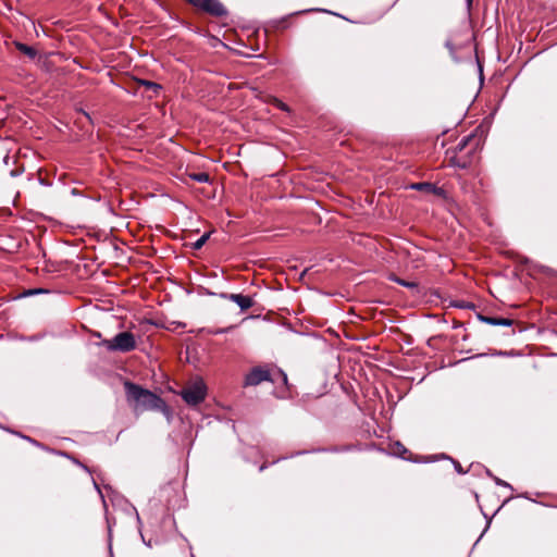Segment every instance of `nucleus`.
<instances>
[{
  "mask_svg": "<svg viewBox=\"0 0 557 557\" xmlns=\"http://www.w3.org/2000/svg\"><path fill=\"white\" fill-rule=\"evenodd\" d=\"M124 387L127 399L135 403L136 410L140 409L162 411L164 413L169 412L165 401L151 391L143 388L141 386L128 381L124 383Z\"/></svg>",
  "mask_w": 557,
  "mask_h": 557,
  "instance_id": "obj_1",
  "label": "nucleus"
},
{
  "mask_svg": "<svg viewBox=\"0 0 557 557\" xmlns=\"http://www.w3.org/2000/svg\"><path fill=\"white\" fill-rule=\"evenodd\" d=\"M181 397L189 406H197L202 403L207 396V385L202 379H196L189 382L181 392Z\"/></svg>",
  "mask_w": 557,
  "mask_h": 557,
  "instance_id": "obj_2",
  "label": "nucleus"
},
{
  "mask_svg": "<svg viewBox=\"0 0 557 557\" xmlns=\"http://www.w3.org/2000/svg\"><path fill=\"white\" fill-rule=\"evenodd\" d=\"M104 347L110 351L128 352L135 349L136 339L131 332H121L111 339L103 341Z\"/></svg>",
  "mask_w": 557,
  "mask_h": 557,
  "instance_id": "obj_3",
  "label": "nucleus"
},
{
  "mask_svg": "<svg viewBox=\"0 0 557 557\" xmlns=\"http://www.w3.org/2000/svg\"><path fill=\"white\" fill-rule=\"evenodd\" d=\"M274 382L271 372L268 369L256 367L245 377L246 386H257L262 382Z\"/></svg>",
  "mask_w": 557,
  "mask_h": 557,
  "instance_id": "obj_4",
  "label": "nucleus"
},
{
  "mask_svg": "<svg viewBox=\"0 0 557 557\" xmlns=\"http://www.w3.org/2000/svg\"><path fill=\"white\" fill-rule=\"evenodd\" d=\"M194 5L205 10L206 12H209L212 15L215 16H223L226 15V10L224 9L223 4L219 2L218 0H188Z\"/></svg>",
  "mask_w": 557,
  "mask_h": 557,
  "instance_id": "obj_5",
  "label": "nucleus"
},
{
  "mask_svg": "<svg viewBox=\"0 0 557 557\" xmlns=\"http://www.w3.org/2000/svg\"><path fill=\"white\" fill-rule=\"evenodd\" d=\"M221 298L235 302L242 310H247L253 306V300L249 296L242 294H220Z\"/></svg>",
  "mask_w": 557,
  "mask_h": 557,
  "instance_id": "obj_6",
  "label": "nucleus"
},
{
  "mask_svg": "<svg viewBox=\"0 0 557 557\" xmlns=\"http://www.w3.org/2000/svg\"><path fill=\"white\" fill-rule=\"evenodd\" d=\"M478 319L486 324L494 325V326H511L512 320L506 319V318H493V317H486L482 313L476 314Z\"/></svg>",
  "mask_w": 557,
  "mask_h": 557,
  "instance_id": "obj_7",
  "label": "nucleus"
},
{
  "mask_svg": "<svg viewBox=\"0 0 557 557\" xmlns=\"http://www.w3.org/2000/svg\"><path fill=\"white\" fill-rule=\"evenodd\" d=\"M16 49L28 57L30 60H34L37 57V50L30 46H27L22 42H15Z\"/></svg>",
  "mask_w": 557,
  "mask_h": 557,
  "instance_id": "obj_8",
  "label": "nucleus"
},
{
  "mask_svg": "<svg viewBox=\"0 0 557 557\" xmlns=\"http://www.w3.org/2000/svg\"><path fill=\"white\" fill-rule=\"evenodd\" d=\"M189 177L198 183H209L210 181V176L206 172L193 173L189 175Z\"/></svg>",
  "mask_w": 557,
  "mask_h": 557,
  "instance_id": "obj_9",
  "label": "nucleus"
},
{
  "mask_svg": "<svg viewBox=\"0 0 557 557\" xmlns=\"http://www.w3.org/2000/svg\"><path fill=\"white\" fill-rule=\"evenodd\" d=\"M445 47L449 50L450 55L456 58V52L460 48V45L455 44L450 38L446 40Z\"/></svg>",
  "mask_w": 557,
  "mask_h": 557,
  "instance_id": "obj_10",
  "label": "nucleus"
},
{
  "mask_svg": "<svg viewBox=\"0 0 557 557\" xmlns=\"http://www.w3.org/2000/svg\"><path fill=\"white\" fill-rule=\"evenodd\" d=\"M391 280L404 287H407V288H417L418 287V284L416 282H408V281L398 278V277H395V276L391 277Z\"/></svg>",
  "mask_w": 557,
  "mask_h": 557,
  "instance_id": "obj_11",
  "label": "nucleus"
},
{
  "mask_svg": "<svg viewBox=\"0 0 557 557\" xmlns=\"http://www.w3.org/2000/svg\"><path fill=\"white\" fill-rule=\"evenodd\" d=\"M413 189L418 190H435L436 186L430 184V183H417L411 186Z\"/></svg>",
  "mask_w": 557,
  "mask_h": 557,
  "instance_id": "obj_12",
  "label": "nucleus"
},
{
  "mask_svg": "<svg viewBox=\"0 0 557 557\" xmlns=\"http://www.w3.org/2000/svg\"><path fill=\"white\" fill-rule=\"evenodd\" d=\"M209 236H210V235H209L208 233L203 234L201 237H199V238L194 243L193 247H194L195 249H200V248L206 244V242L208 240Z\"/></svg>",
  "mask_w": 557,
  "mask_h": 557,
  "instance_id": "obj_13",
  "label": "nucleus"
},
{
  "mask_svg": "<svg viewBox=\"0 0 557 557\" xmlns=\"http://www.w3.org/2000/svg\"><path fill=\"white\" fill-rule=\"evenodd\" d=\"M234 326L223 327V329H208L206 332L211 335H219L230 332Z\"/></svg>",
  "mask_w": 557,
  "mask_h": 557,
  "instance_id": "obj_14",
  "label": "nucleus"
},
{
  "mask_svg": "<svg viewBox=\"0 0 557 557\" xmlns=\"http://www.w3.org/2000/svg\"><path fill=\"white\" fill-rule=\"evenodd\" d=\"M143 85H145L148 89L153 90L154 92L161 89V86L159 84L149 81H144Z\"/></svg>",
  "mask_w": 557,
  "mask_h": 557,
  "instance_id": "obj_15",
  "label": "nucleus"
},
{
  "mask_svg": "<svg viewBox=\"0 0 557 557\" xmlns=\"http://www.w3.org/2000/svg\"><path fill=\"white\" fill-rule=\"evenodd\" d=\"M470 140V136L463 137L457 145L459 151L463 150Z\"/></svg>",
  "mask_w": 557,
  "mask_h": 557,
  "instance_id": "obj_16",
  "label": "nucleus"
},
{
  "mask_svg": "<svg viewBox=\"0 0 557 557\" xmlns=\"http://www.w3.org/2000/svg\"><path fill=\"white\" fill-rule=\"evenodd\" d=\"M455 306L458 308H463V309H473L475 307L474 304L466 302V301L457 302Z\"/></svg>",
  "mask_w": 557,
  "mask_h": 557,
  "instance_id": "obj_17",
  "label": "nucleus"
},
{
  "mask_svg": "<svg viewBox=\"0 0 557 557\" xmlns=\"http://www.w3.org/2000/svg\"><path fill=\"white\" fill-rule=\"evenodd\" d=\"M494 481L495 483L498 485V486H504V487H508V488H511V485L509 483H507L506 481L499 479V478H494Z\"/></svg>",
  "mask_w": 557,
  "mask_h": 557,
  "instance_id": "obj_18",
  "label": "nucleus"
},
{
  "mask_svg": "<svg viewBox=\"0 0 557 557\" xmlns=\"http://www.w3.org/2000/svg\"><path fill=\"white\" fill-rule=\"evenodd\" d=\"M276 107L283 111H288V107L280 100H276Z\"/></svg>",
  "mask_w": 557,
  "mask_h": 557,
  "instance_id": "obj_19",
  "label": "nucleus"
},
{
  "mask_svg": "<svg viewBox=\"0 0 557 557\" xmlns=\"http://www.w3.org/2000/svg\"><path fill=\"white\" fill-rule=\"evenodd\" d=\"M278 375L281 376L282 381L286 384L287 383V375L282 370H278Z\"/></svg>",
  "mask_w": 557,
  "mask_h": 557,
  "instance_id": "obj_20",
  "label": "nucleus"
},
{
  "mask_svg": "<svg viewBox=\"0 0 557 557\" xmlns=\"http://www.w3.org/2000/svg\"><path fill=\"white\" fill-rule=\"evenodd\" d=\"M40 293H45V290L44 289H32V290H29L30 295L40 294Z\"/></svg>",
  "mask_w": 557,
  "mask_h": 557,
  "instance_id": "obj_21",
  "label": "nucleus"
},
{
  "mask_svg": "<svg viewBox=\"0 0 557 557\" xmlns=\"http://www.w3.org/2000/svg\"><path fill=\"white\" fill-rule=\"evenodd\" d=\"M94 485H95V488L98 491L100 497L103 499V495L101 493V490H100L99 485L95 481H94Z\"/></svg>",
  "mask_w": 557,
  "mask_h": 557,
  "instance_id": "obj_22",
  "label": "nucleus"
},
{
  "mask_svg": "<svg viewBox=\"0 0 557 557\" xmlns=\"http://www.w3.org/2000/svg\"><path fill=\"white\" fill-rule=\"evenodd\" d=\"M397 447H398V453H400V450H401L403 453H406V451H407V449H406V448H405L400 443H397Z\"/></svg>",
  "mask_w": 557,
  "mask_h": 557,
  "instance_id": "obj_23",
  "label": "nucleus"
},
{
  "mask_svg": "<svg viewBox=\"0 0 557 557\" xmlns=\"http://www.w3.org/2000/svg\"><path fill=\"white\" fill-rule=\"evenodd\" d=\"M432 191H433V193H435V194H437V195H442V194H444L443 188H440V187H436V189H435V190H432Z\"/></svg>",
  "mask_w": 557,
  "mask_h": 557,
  "instance_id": "obj_24",
  "label": "nucleus"
},
{
  "mask_svg": "<svg viewBox=\"0 0 557 557\" xmlns=\"http://www.w3.org/2000/svg\"><path fill=\"white\" fill-rule=\"evenodd\" d=\"M455 468H456V470H457L459 473H463V471H462V469H461V467H460V465H459V463H456V465H455Z\"/></svg>",
  "mask_w": 557,
  "mask_h": 557,
  "instance_id": "obj_25",
  "label": "nucleus"
},
{
  "mask_svg": "<svg viewBox=\"0 0 557 557\" xmlns=\"http://www.w3.org/2000/svg\"><path fill=\"white\" fill-rule=\"evenodd\" d=\"M466 1H467L468 7H471V5H472V1H473V0H466Z\"/></svg>",
  "mask_w": 557,
  "mask_h": 557,
  "instance_id": "obj_26",
  "label": "nucleus"
},
{
  "mask_svg": "<svg viewBox=\"0 0 557 557\" xmlns=\"http://www.w3.org/2000/svg\"><path fill=\"white\" fill-rule=\"evenodd\" d=\"M265 467H267L265 465H262L259 470L263 471L265 469Z\"/></svg>",
  "mask_w": 557,
  "mask_h": 557,
  "instance_id": "obj_27",
  "label": "nucleus"
},
{
  "mask_svg": "<svg viewBox=\"0 0 557 557\" xmlns=\"http://www.w3.org/2000/svg\"><path fill=\"white\" fill-rule=\"evenodd\" d=\"M458 166H459V168L465 169V168H466V164H465V163H462V164H459V163H458Z\"/></svg>",
  "mask_w": 557,
  "mask_h": 557,
  "instance_id": "obj_28",
  "label": "nucleus"
}]
</instances>
